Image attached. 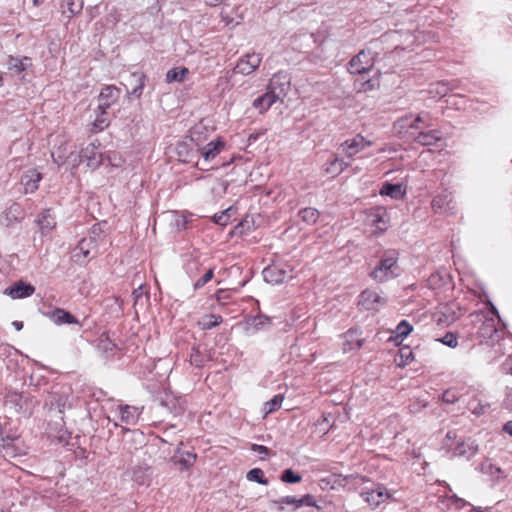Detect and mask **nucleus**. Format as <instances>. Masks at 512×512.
<instances>
[{
	"label": "nucleus",
	"mask_w": 512,
	"mask_h": 512,
	"mask_svg": "<svg viewBox=\"0 0 512 512\" xmlns=\"http://www.w3.org/2000/svg\"><path fill=\"white\" fill-rule=\"evenodd\" d=\"M398 260L399 253L396 250L385 251L378 264L370 272V277L378 283L398 277L401 272Z\"/></svg>",
	"instance_id": "obj_1"
},
{
	"label": "nucleus",
	"mask_w": 512,
	"mask_h": 512,
	"mask_svg": "<svg viewBox=\"0 0 512 512\" xmlns=\"http://www.w3.org/2000/svg\"><path fill=\"white\" fill-rule=\"evenodd\" d=\"M491 317L477 315L482 322L478 328V336L488 344H495L503 337V330L497 327L499 315L497 309L491 304Z\"/></svg>",
	"instance_id": "obj_2"
},
{
	"label": "nucleus",
	"mask_w": 512,
	"mask_h": 512,
	"mask_svg": "<svg viewBox=\"0 0 512 512\" xmlns=\"http://www.w3.org/2000/svg\"><path fill=\"white\" fill-rule=\"evenodd\" d=\"M456 439V432L449 431L447 432L443 441L444 447L447 449L448 452L451 453L452 456L465 457L469 459L476 454L478 447L474 443V441L470 439L456 441Z\"/></svg>",
	"instance_id": "obj_3"
},
{
	"label": "nucleus",
	"mask_w": 512,
	"mask_h": 512,
	"mask_svg": "<svg viewBox=\"0 0 512 512\" xmlns=\"http://www.w3.org/2000/svg\"><path fill=\"white\" fill-rule=\"evenodd\" d=\"M4 405L11 412L30 414L34 407V400L16 391H9L5 395Z\"/></svg>",
	"instance_id": "obj_4"
},
{
	"label": "nucleus",
	"mask_w": 512,
	"mask_h": 512,
	"mask_svg": "<svg viewBox=\"0 0 512 512\" xmlns=\"http://www.w3.org/2000/svg\"><path fill=\"white\" fill-rule=\"evenodd\" d=\"M98 147L99 146L95 143L88 144L79 154L74 156V159L72 160V167L75 168L80 162L84 161L90 169L98 168L102 163V154Z\"/></svg>",
	"instance_id": "obj_5"
},
{
	"label": "nucleus",
	"mask_w": 512,
	"mask_h": 512,
	"mask_svg": "<svg viewBox=\"0 0 512 512\" xmlns=\"http://www.w3.org/2000/svg\"><path fill=\"white\" fill-rule=\"evenodd\" d=\"M97 253V242L92 236L81 239L78 245L73 249L72 258L75 262L84 264L88 262Z\"/></svg>",
	"instance_id": "obj_6"
},
{
	"label": "nucleus",
	"mask_w": 512,
	"mask_h": 512,
	"mask_svg": "<svg viewBox=\"0 0 512 512\" xmlns=\"http://www.w3.org/2000/svg\"><path fill=\"white\" fill-rule=\"evenodd\" d=\"M264 280L271 284H280L293 277L288 265L273 263L263 270Z\"/></svg>",
	"instance_id": "obj_7"
},
{
	"label": "nucleus",
	"mask_w": 512,
	"mask_h": 512,
	"mask_svg": "<svg viewBox=\"0 0 512 512\" xmlns=\"http://www.w3.org/2000/svg\"><path fill=\"white\" fill-rule=\"evenodd\" d=\"M46 405L51 408H57L60 413H63L66 408L72 406V391L68 386L60 387L58 390H53L46 399Z\"/></svg>",
	"instance_id": "obj_8"
},
{
	"label": "nucleus",
	"mask_w": 512,
	"mask_h": 512,
	"mask_svg": "<svg viewBox=\"0 0 512 512\" xmlns=\"http://www.w3.org/2000/svg\"><path fill=\"white\" fill-rule=\"evenodd\" d=\"M205 257L203 254L197 250H193L184 255V270L186 274L194 279L200 275L201 271L204 269Z\"/></svg>",
	"instance_id": "obj_9"
},
{
	"label": "nucleus",
	"mask_w": 512,
	"mask_h": 512,
	"mask_svg": "<svg viewBox=\"0 0 512 512\" xmlns=\"http://www.w3.org/2000/svg\"><path fill=\"white\" fill-rule=\"evenodd\" d=\"M358 304L365 310L379 311L386 304V298L375 289H366L360 294Z\"/></svg>",
	"instance_id": "obj_10"
},
{
	"label": "nucleus",
	"mask_w": 512,
	"mask_h": 512,
	"mask_svg": "<svg viewBox=\"0 0 512 512\" xmlns=\"http://www.w3.org/2000/svg\"><path fill=\"white\" fill-rule=\"evenodd\" d=\"M262 55L256 52H251L243 55L237 61L234 72L241 75L252 74L261 64Z\"/></svg>",
	"instance_id": "obj_11"
},
{
	"label": "nucleus",
	"mask_w": 512,
	"mask_h": 512,
	"mask_svg": "<svg viewBox=\"0 0 512 512\" xmlns=\"http://www.w3.org/2000/svg\"><path fill=\"white\" fill-rule=\"evenodd\" d=\"M373 67V58L370 52L361 51L354 56L349 64L348 70L351 74H365L369 72Z\"/></svg>",
	"instance_id": "obj_12"
},
{
	"label": "nucleus",
	"mask_w": 512,
	"mask_h": 512,
	"mask_svg": "<svg viewBox=\"0 0 512 512\" xmlns=\"http://www.w3.org/2000/svg\"><path fill=\"white\" fill-rule=\"evenodd\" d=\"M371 145L372 141L366 139L361 134H357L353 138L344 141L341 144V148L347 157L352 158L354 155Z\"/></svg>",
	"instance_id": "obj_13"
},
{
	"label": "nucleus",
	"mask_w": 512,
	"mask_h": 512,
	"mask_svg": "<svg viewBox=\"0 0 512 512\" xmlns=\"http://www.w3.org/2000/svg\"><path fill=\"white\" fill-rule=\"evenodd\" d=\"M431 206L436 213L453 214L455 206L453 204L452 193L449 191H443L436 195L431 202Z\"/></svg>",
	"instance_id": "obj_14"
},
{
	"label": "nucleus",
	"mask_w": 512,
	"mask_h": 512,
	"mask_svg": "<svg viewBox=\"0 0 512 512\" xmlns=\"http://www.w3.org/2000/svg\"><path fill=\"white\" fill-rule=\"evenodd\" d=\"M121 95V91L115 85L104 86L98 96L99 109L108 110L112 105L117 103Z\"/></svg>",
	"instance_id": "obj_15"
},
{
	"label": "nucleus",
	"mask_w": 512,
	"mask_h": 512,
	"mask_svg": "<svg viewBox=\"0 0 512 512\" xmlns=\"http://www.w3.org/2000/svg\"><path fill=\"white\" fill-rule=\"evenodd\" d=\"M290 86V77L288 73L284 71H279L271 77L267 89L270 91H275L279 94V98H282L286 95L287 90Z\"/></svg>",
	"instance_id": "obj_16"
},
{
	"label": "nucleus",
	"mask_w": 512,
	"mask_h": 512,
	"mask_svg": "<svg viewBox=\"0 0 512 512\" xmlns=\"http://www.w3.org/2000/svg\"><path fill=\"white\" fill-rule=\"evenodd\" d=\"M364 501L369 505L377 507L387 499L391 497L390 492L384 485H377L374 489L370 491L363 492L361 494Z\"/></svg>",
	"instance_id": "obj_17"
},
{
	"label": "nucleus",
	"mask_w": 512,
	"mask_h": 512,
	"mask_svg": "<svg viewBox=\"0 0 512 512\" xmlns=\"http://www.w3.org/2000/svg\"><path fill=\"white\" fill-rule=\"evenodd\" d=\"M437 505L441 510H461L466 506H469V503L463 499L458 497L456 494H440L438 497Z\"/></svg>",
	"instance_id": "obj_18"
},
{
	"label": "nucleus",
	"mask_w": 512,
	"mask_h": 512,
	"mask_svg": "<svg viewBox=\"0 0 512 512\" xmlns=\"http://www.w3.org/2000/svg\"><path fill=\"white\" fill-rule=\"evenodd\" d=\"M160 404L175 416L181 415L185 411L184 400L171 393L165 392L160 399Z\"/></svg>",
	"instance_id": "obj_19"
},
{
	"label": "nucleus",
	"mask_w": 512,
	"mask_h": 512,
	"mask_svg": "<svg viewBox=\"0 0 512 512\" xmlns=\"http://www.w3.org/2000/svg\"><path fill=\"white\" fill-rule=\"evenodd\" d=\"M362 333L358 329H350L343 334V351L345 353L359 350L363 345Z\"/></svg>",
	"instance_id": "obj_20"
},
{
	"label": "nucleus",
	"mask_w": 512,
	"mask_h": 512,
	"mask_svg": "<svg viewBox=\"0 0 512 512\" xmlns=\"http://www.w3.org/2000/svg\"><path fill=\"white\" fill-rule=\"evenodd\" d=\"M399 123L401 127L420 130L431 126V116L428 112H421L414 119H411V116H407L402 118Z\"/></svg>",
	"instance_id": "obj_21"
},
{
	"label": "nucleus",
	"mask_w": 512,
	"mask_h": 512,
	"mask_svg": "<svg viewBox=\"0 0 512 512\" xmlns=\"http://www.w3.org/2000/svg\"><path fill=\"white\" fill-rule=\"evenodd\" d=\"M42 175L36 169L27 170L21 177V185L25 194L34 193L38 187Z\"/></svg>",
	"instance_id": "obj_22"
},
{
	"label": "nucleus",
	"mask_w": 512,
	"mask_h": 512,
	"mask_svg": "<svg viewBox=\"0 0 512 512\" xmlns=\"http://www.w3.org/2000/svg\"><path fill=\"white\" fill-rule=\"evenodd\" d=\"M35 292V287L23 281H18L5 289V294L13 299H21L31 296Z\"/></svg>",
	"instance_id": "obj_23"
},
{
	"label": "nucleus",
	"mask_w": 512,
	"mask_h": 512,
	"mask_svg": "<svg viewBox=\"0 0 512 512\" xmlns=\"http://www.w3.org/2000/svg\"><path fill=\"white\" fill-rule=\"evenodd\" d=\"M369 221L373 227L379 232H384L388 229V213L385 208L377 207L373 209L369 215Z\"/></svg>",
	"instance_id": "obj_24"
},
{
	"label": "nucleus",
	"mask_w": 512,
	"mask_h": 512,
	"mask_svg": "<svg viewBox=\"0 0 512 512\" xmlns=\"http://www.w3.org/2000/svg\"><path fill=\"white\" fill-rule=\"evenodd\" d=\"M349 165L350 164L345 162L342 158L332 155L323 165V171L325 174L334 178L341 174Z\"/></svg>",
	"instance_id": "obj_25"
},
{
	"label": "nucleus",
	"mask_w": 512,
	"mask_h": 512,
	"mask_svg": "<svg viewBox=\"0 0 512 512\" xmlns=\"http://www.w3.org/2000/svg\"><path fill=\"white\" fill-rule=\"evenodd\" d=\"M281 100L279 98V94L275 91H270L267 89V92L257 97L253 101V107L259 111V113L266 112L274 103Z\"/></svg>",
	"instance_id": "obj_26"
},
{
	"label": "nucleus",
	"mask_w": 512,
	"mask_h": 512,
	"mask_svg": "<svg viewBox=\"0 0 512 512\" xmlns=\"http://www.w3.org/2000/svg\"><path fill=\"white\" fill-rule=\"evenodd\" d=\"M16 440H18V437H7V439L2 438V454L4 457L15 458L26 454V449L24 447H19L15 443Z\"/></svg>",
	"instance_id": "obj_27"
},
{
	"label": "nucleus",
	"mask_w": 512,
	"mask_h": 512,
	"mask_svg": "<svg viewBox=\"0 0 512 512\" xmlns=\"http://www.w3.org/2000/svg\"><path fill=\"white\" fill-rule=\"evenodd\" d=\"M118 412L121 422L127 425H135L141 413L137 407L130 405H119Z\"/></svg>",
	"instance_id": "obj_28"
},
{
	"label": "nucleus",
	"mask_w": 512,
	"mask_h": 512,
	"mask_svg": "<svg viewBox=\"0 0 512 512\" xmlns=\"http://www.w3.org/2000/svg\"><path fill=\"white\" fill-rule=\"evenodd\" d=\"M47 316L56 324H78V320L68 311L56 308L53 311L47 313Z\"/></svg>",
	"instance_id": "obj_29"
},
{
	"label": "nucleus",
	"mask_w": 512,
	"mask_h": 512,
	"mask_svg": "<svg viewBox=\"0 0 512 512\" xmlns=\"http://www.w3.org/2000/svg\"><path fill=\"white\" fill-rule=\"evenodd\" d=\"M108 110L99 109V107L95 110V119L91 123V132L98 133L107 128L110 124Z\"/></svg>",
	"instance_id": "obj_30"
},
{
	"label": "nucleus",
	"mask_w": 512,
	"mask_h": 512,
	"mask_svg": "<svg viewBox=\"0 0 512 512\" xmlns=\"http://www.w3.org/2000/svg\"><path fill=\"white\" fill-rule=\"evenodd\" d=\"M224 149V143L220 140L211 141L201 148L200 154L205 162L213 160Z\"/></svg>",
	"instance_id": "obj_31"
},
{
	"label": "nucleus",
	"mask_w": 512,
	"mask_h": 512,
	"mask_svg": "<svg viewBox=\"0 0 512 512\" xmlns=\"http://www.w3.org/2000/svg\"><path fill=\"white\" fill-rule=\"evenodd\" d=\"M23 218L24 212L21 205L18 203H13L9 208L6 209L3 215L4 223L6 226L20 222Z\"/></svg>",
	"instance_id": "obj_32"
},
{
	"label": "nucleus",
	"mask_w": 512,
	"mask_h": 512,
	"mask_svg": "<svg viewBox=\"0 0 512 512\" xmlns=\"http://www.w3.org/2000/svg\"><path fill=\"white\" fill-rule=\"evenodd\" d=\"M270 322L271 320L269 317L262 314H258L247 319L246 330L250 333H256L265 328L266 326L270 325Z\"/></svg>",
	"instance_id": "obj_33"
},
{
	"label": "nucleus",
	"mask_w": 512,
	"mask_h": 512,
	"mask_svg": "<svg viewBox=\"0 0 512 512\" xmlns=\"http://www.w3.org/2000/svg\"><path fill=\"white\" fill-rule=\"evenodd\" d=\"M38 225L42 234H47L52 231L56 226L55 217L51 214L49 209L44 210L38 217Z\"/></svg>",
	"instance_id": "obj_34"
},
{
	"label": "nucleus",
	"mask_w": 512,
	"mask_h": 512,
	"mask_svg": "<svg viewBox=\"0 0 512 512\" xmlns=\"http://www.w3.org/2000/svg\"><path fill=\"white\" fill-rule=\"evenodd\" d=\"M83 5V0H64L61 5L62 13L70 20L82 11Z\"/></svg>",
	"instance_id": "obj_35"
},
{
	"label": "nucleus",
	"mask_w": 512,
	"mask_h": 512,
	"mask_svg": "<svg viewBox=\"0 0 512 512\" xmlns=\"http://www.w3.org/2000/svg\"><path fill=\"white\" fill-rule=\"evenodd\" d=\"M439 132L437 130H429L427 132H419L417 136L414 137V141L423 145V146H431L440 141Z\"/></svg>",
	"instance_id": "obj_36"
},
{
	"label": "nucleus",
	"mask_w": 512,
	"mask_h": 512,
	"mask_svg": "<svg viewBox=\"0 0 512 512\" xmlns=\"http://www.w3.org/2000/svg\"><path fill=\"white\" fill-rule=\"evenodd\" d=\"M412 331L413 326L407 320H402L392 331L390 340L403 341Z\"/></svg>",
	"instance_id": "obj_37"
},
{
	"label": "nucleus",
	"mask_w": 512,
	"mask_h": 512,
	"mask_svg": "<svg viewBox=\"0 0 512 512\" xmlns=\"http://www.w3.org/2000/svg\"><path fill=\"white\" fill-rule=\"evenodd\" d=\"M414 359L413 351L409 346L401 347L395 357L398 366L403 367L410 364Z\"/></svg>",
	"instance_id": "obj_38"
},
{
	"label": "nucleus",
	"mask_w": 512,
	"mask_h": 512,
	"mask_svg": "<svg viewBox=\"0 0 512 512\" xmlns=\"http://www.w3.org/2000/svg\"><path fill=\"white\" fill-rule=\"evenodd\" d=\"M130 78L136 83V86L129 92V94L140 98L145 86V75L141 72H134L130 75Z\"/></svg>",
	"instance_id": "obj_39"
},
{
	"label": "nucleus",
	"mask_w": 512,
	"mask_h": 512,
	"mask_svg": "<svg viewBox=\"0 0 512 512\" xmlns=\"http://www.w3.org/2000/svg\"><path fill=\"white\" fill-rule=\"evenodd\" d=\"M188 73L189 70L185 67L172 68L166 73V81L168 83L181 82L186 78Z\"/></svg>",
	"instance_id": "obj_40"
},
{
	"label": "nucleus",
	"mask_w": 512,
	"mask_h": 512,
	"mask_svg": "<svg viewBox=\"0 0 512 512\" xmlns=\"http://www.w3.org/2000/svg\"><path fill=\"white\" fill-rule=\"evenodd\" d=\"M30 64V58L28 57H23L21 59L16 57H10L8 61L9 69L16 73H21L25 71Z\"/></svg>",
	"instance_id": "obj_41"
},
{
	"label": "nucleus",
	"mask_w": 512,
	"mask_h": 512,
	"mask_svg": "<svg viewBox=\"0 0 512 512\" xmlns=\"http://www.w3.org/2000/svg\"><path fill=\"white\" fill-rule=\"evenodd\" d=\"M51 156L53 158L54 163H56L58 166H61L66 163V161L74 159V154L70 153L68 156L66 155V148H62V146H59L58 148L54 149L51 152Z\"/></svg>",
	"instance_id": "obj_42"
},
{
	"label": "nucleus",
	"mask_w": 512,
	"mask_h": 512,
	"mask_svg": "<svg viewBox=\"0 0 512 512\" xmlns=\"http://www.w3.org/2000/svg\"><path fill=\"white\" fill-rule=\"evenodd\" d=\"M381 195L398 199L403 196L402 187L399 184L385 183L380 190Z\"/></svg>",
	"instance_id": "obj_43"
},
{
	"label": "nucleus",
	"mask_w": 512,
	"mask_h": 512,
	"mask_svg": "<svg viewBox=\"0 0 512 512\" xmlns=\"http://www.w3.org/2000/svg\"><path fill=\"white\" fill-rule=\"evenodd\" d=\"M301 220L309 225L315 224L319 218V212L312 207H306L299 211Z\"/></svg>",
	"instance_id": "obj_44"
},
{
	"label": "nucleus",
	"mask_w": 512,
	"mask_h": 512,
	"mask_svg": "<svg viewBox=\"0 0 512 512\" xmlns=\"http://www.w3.org/2000/svg\"><path fill=\"white\" fill-rule=\"evenodd\" d=\"M223 321L222 316L218 314H209L202 317L199 324L202 326L203 329H212L219 324H221Z\"/></svg>",
	"instance_id": "obj_45"
},
{
	"label": "nucleus",
	"mask_w": 512,
	"mask_h": 512,
	"mask_svg": "<svg viewBox=\"0 0 512 512\" xmlns=\"http://www.w3.org/2000/svg\"><path fill=\"white\" fill-rule=\"evenodd\" d=\"M203 271H204L203 275L201 277H199L198 279H196L193 284L194 290H198V289L202 288L205 284H207L209 281H211V279L214 276V269L211 267L204 268Z\"/></svg>",
	"instance_id": "obj_46"
},
{
	"label": "nucleus",
	"mask_w": 512,
	"mask_h": 512,
	"mask_svg": "<svg viewBox=\"0 0 512 512\" xmlns=\"http://www.w3.org/2000/svg\"><path fill=\"white\" fill-rule=\"evenodd\" d=\"M246 478L249 481L257 482L262 485H268V479L265 478L263 471L260 468H253L248 471Z\"/></svg>",
	"instance_id": "obj_47"
},
{
	"label": "nucleus",
	"mask_w": 512,
	"mask_h": 512,
	"mask_svg": "<svg viewBox=\"0 0 512 512\" xmlns=\"http://www.w3.org/2000/svg\"><path fill=\"white\" fill-rule=\"evenodd\" d=\"M468 409L471 411L472 414L479 417L487 412V410L489 409V404L482 403L478 400H472L468 404Z\"/></svg>",
	"instance_id": "obj_48"
},
{
	"label": "nucleus",
	"mask_w": 512,
	"mask_h": 512,
	"mask_svg": "<svg viewBox=\"0 0 512 512\" xmlns=\"http://www.w3.org/2000/svg\"><path fill=\"white\" fill-rule=\"evenodd\" d=\"M283 400L284 397L281 394L275 395L270 401L265 403V413L269 414L278 410L281 407Z\"/></svg>",
	"instance_id": "obj_49"
},
{
	"label": "nucleus",
	"mask_w": 512,
	"mask_h": 512,
	"mask_svg": "<svg viewBox=\"0 0 512 512\" xmlns=\"http://www.w3.org/2000/svg\"><path fill=\"white\" fill-rule=\"evenodd\" d=\"M274 503L279 505L278 509L280 511L284 510V505H291L294 507V509L299 508V500L295 496H285L279 500L274 501Z\"/></svg>",
	"instance_id": "obj_50"
},
{
	"label": "nucleus",
	"mask_w": 512,
	"mask_h": 512,
	"mask_svg": "<svg viewBox=\"0 0 512 512\" xmlns=\"http://www.w3.org/2000/svg\"><path fill=\"white\" fill-rule=\"evenodd\" d=\"M281 480L284 482V483H290V484H293V483H298L302 480V477L295 473L292 469H286L283 471L282 475H281Z\"/></svg>",
	"instance_id": "obj_51"
},
{
	"label": "nucleus",
	"mask_w": 512,
	"mask_h": 512,
	"mask_svg": "<svg viewBox=\"0 0 512 512\" xmlns=\"http://www.w3.org/2000/svg\"><path fill=\"white\" fill-rule=\"evenodd\" d=\"M438 341L450 348H456L458 346L457 335L452 332H447L442 338L438 339Z\"/></svg>",
	"instance_id": "obj_52"
},
{
	"label": "nucleus",
	"mask_w": 512,
	"mask_h": 512,
	"mask_svg": "<svg viewBox=\"0 0 512 512\" xmlns=\"http://www.w3.org/2000/svg\"><path fill=\"white\" fill-rule=\"evenodd\" d=\"M204 356L201 354L198 347H193L190 354V362L196 367H201L204 363Z\"/></svg>",
	"instance_id": "obj_53"
},
{
	"label": "nucleus",
	"mask_w": 512,
	"mask_h": 512,
	"mask_svg": "<svg viewBox=\"0 0 512 512\" xmlns=\"http://www.w3.org/2000/svg\"><path fill=\"white\" fill-rule=\"evenodd\" d=\"M449 91V87L444 82H437L432 85L430 93H435L439 97L445 96Z\"/></svg>",
	"instance_id": "obj_54"
},
{
	"label": "nucleus",
	"mask_w": 512,
	"mask_h": 512,
	"mask_svg": "<svg viewBox=\"0 0 512 512\" xmlns=\"http://www.w3.org/2000/svg\"><path fill=\"white\" fill-rule=\"evenodd\" d=\"M230 211H231V208H228L225 211L221 212L220 214H215L213 216L214 222L221 226L227 225L230 221V215H229Z\"/></svg>",
	"instance_id": "obj_55"
},
{
	"label": "nucleus",
	"mask_w": 512,
	"mask_h": 512,
	"mask_svg": "<svg viewBox=\"0 0 512 512\" xmlns=\"http://www.w3.org/2000/svg\"><path fill=\"white\" fill-rule=\"evenodd\" d=\"M196 460V455L187 452L184 457L180 458L179 463L186 469L191 467Z\"/></svg>",
	"instance_id": "obj_56"
},
{
	"label": "nucleus",
	"mask_w": 512,
	"mask_h": 512,
	"mask_svg": "<svg viewBox=\"0 0 512 512\" xmlns=\"http://www.w3.org/2000/svg\"><path fill=\"white\" fill-rule=\"evenodd\" d=\"M57 443L66 446L69 443L70 440V433L66 430L59 431L58 435L56 436Z\"/></svg>",
	"instance_id": "obj_57"
},
{
	"label": "nucleus",
	"mask_w": 512,
	"mask_h": 512,
	"mask_svg": "<svg viewBox=\"0 0 512 512\" xmlns=\"http://www.w3.org/2000/svg\"><path fill=\"white\" fill-rule=\"evenodd\" d=\"M442 400L446 403H455L457 401V395L452 390H446L442 395Z\"/></svg>",
	"instance_id": "obj_58"
},
{
	"label": "nucleus",
	"mask_w": 512,
	"mask_h": 512,
	"mask_svg": "<svg viewBox=\"0 0 512 512\" xmlns=\"http://www.w3.org/2000/svg\"><path fill=\"white\" fill-rule=\"evenodd\" d=\"M251 449L258 453L262 459L265 458L269 453V449L263 445L253 444Z\"/></svg>",
	"instance_id": "obj_59"
},
{
	"label": "nucleus",
	"mask_w": 512,
	"mask_h": 512,
	"mask_svg": "<svg viewBox=\"0 0 512 512\" xmlns=\"http://www.w3.org/2000/svg\"><path fill=\"white\" fill-rule=\"evenodd\" d=\"M374 87H375V83L371 79H368L363 82H360L358 89H359V91L367 92V91L373 90Z\"/></svg>",
	"instance_id": "obj_60"
},
{
	"label": "nucleus",
	"mask_w": 512,
	"mask_h": 512,
	"mask_svg": "<svg viewBox=\"0 0 512 512\" xmlns=\"http://www.w3.org/2000/svg\"><path fill=\"white\" fill-rule=\"evenodd\" d=\"M298 500H299V504H298L299 508L302 506H313L314 505L313 498L310 495H305L302 498H298Z\"/></svg>",
	"instance_id": "obj_61"
},
{
	"label": "nucleus",
	"mask_w": 512,
	"mask_h": 512,
	"mask_svg": "<svg viewBox=\"0 0 512 512\" xmlns=\"http://www.w3.org/2000/svg\"><path fill=\"white\" fill-rule=\"evenodd\" d=\"M225 1L226 0H205V3L210 7H216Z\"/></svg>",
	"instance_id": "obj_62"
},
{
	"label": "nucleus",
	"mask_w": 512,
	"mask_h": 512,
	"mask_svg": "<svg viewBox=\"0 0 512 512\" xmlns=\"http://www.w3.org/2000/svg\"><path fill=\"white\" fill-rule=\"evenodd\" d=\"M503 430L509 434L510 436H512V420L511 421H508L504 426H503Z\"/></svg>",
	"instance_id": "obj_63"
},
{
	"label": "nucleus",
	"mask_w": 512,
	"mask_h": 512,
	"mask_svg": "<svg viewBox=\"0 0 512 512\" xmlns=\"http://www.w3.org/2000/svg\"><path fill=\"white\" fill-rule=\"evenodd\" d=\"M470 512H490V509L489 508H485V509H482V508H472L470 510Z\"/></svg>",
	"instance_id": "obj_64"
}]
</instances>
